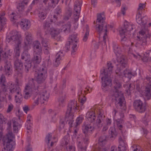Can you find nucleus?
I'll list each match as a JSON object with an SVG mask.
<instances>
[{
  "label": "nucleus",
  "instance_id": "f257e3e1",
  "mask_svg": "<svg viewBox=\"0 0 151 151\" xmlns=\"http://www.w3.org/2000/svg\"><path fill=\"white\" fill-rule=\"evenodd\" d=\"M107 69L103 68L101 70V87L104 91L112 90V81L113 78V65L111 62L107 63Z\"/></svg>",
  "mask_w": 151,
  "mask_h": 151
},
{
  "label": "nucleus",
  "instance_id": "f03ea898",
  "mask_svg": "<svg viewBox=\"0 0 151 151\" xmlns=\"http://www.w3.org/2000/svg\"><path fill=\"white\" fill-rule=\"evenodd\" d=\"M144 7V4L141 3L139 4V7L137 9L136 20L137 22L142 27L139 32V34L142 35H145L146 38H149L151 36V33L149 32V30L146 26L147 24L146 18L145 17H141L142 11Z\"/></svg>",
  "mask_w": 151,
  "mask_h": 151
},
{
  "label": "nucleus",
  "instance_id": "7ed1b4c3",
  "mask_svg": "<svg viewBox=\"0 0 151 151\" xmlns=\"http://www.w3.org/2000/svg\"><path fill=\"white\" fill-rule=\"evenodd\" d=\"M106 19L104 13L97 14L96 19V29L99 36V38H103V40L105 44L106 43V39L107 38V32L108 26L105 25V20Z\"/></svg>",
  "mask_w": 151,
  "mask_h": 151
},
{
  "label": "nucleus",
  "instance_id": "20e7f679",
  "mask_svg": "<svg viewBox=\"0 0 151 151\" xmlns=\"http://www.w3.org/2000/svg\"><path fill=\"white\" fill-rule=\"evenodd\" d=\"M114 88L115 92L114 96L115 99V104L117 108L122 109V107L125 106V101L123 92L119 89L121 87V84L118 81H116L114 82Z\"/></svg>",
  "mask_w": 151,
  "mask_h": 151
},
{
  "label": "nucleus",
  "instance_id": "39448f33",
  "mask_svg": "<svg viewBox=\"0 0 151 151\" xmlns=\"http://www.w3.org/2000/svg\"><path fill=\"white\" fill-rule=\"evenodd\" d=\"M78 108L79 106L77 105L76 100H71L68 103L66 113L65 120L71 126H72L74 121L73 113L75 110L78 109Z\"/></svg>",
  "mask_w": 151,
  "mask_h": 151
},
{
  "label": "nucleus",
  "instance_id": "423d86ee",
  "mask_svg": "<svg viewBox=\"0 0 151 151\" xmlns=\"http://www.w3.org/2000/svg\"><path fill=\"white\" fill-rule=\"evenodd\" d=\"M15 136L12 132L4 135L2 139L4 147L1 151H13L15 147V143L13 141Z\"/></svg>",
  "mask_w": 151,
  "mask_h": 151
},
{
  "label": "nucleus",
  "instance_id": "0eeeda50",
  "mask_svg": "<svg viewBox=\"0 0 151 151\" xmlns=\"http://www.w3.org/2000/svg\"><path fill=\"white\" fill-rule=\"evenodd\" d=\"M54 22L51 19L47 18L43 24V27L45 32V34L47 35H50L52 38L55 39L60 33V29L53 27L51 28L50 22Z\"/></svg>",
  "mask_w": 151,
  "mask_h": 151
},
{
  "label": "nucleus",
  "instance_id": "6e6552de",
  "mask_svg": "<svg viewBox=\"0 0 151 151\" xmlns=\"http://www.w3.org/2000/svg\"><path fill=\"white\" fill-rule=\"evenodd\" d=\"M33 79L30 80L26 84L24 90V98L26 99H29L32 94H36L38 92L37 86Z\"/></svg>",
  "mask_w": 151,
  "mask_h": 151
},
{
  "label": "nucleus",
  "instance_id": "1a4fd4ad",
  "mask_svg": "<svg viewBox=\"0 0 151 151\" xmlns=\"http://www.w3.org/2000/svg\"><path fill=\"white\" fill-rule=\"evenodd\" d=\"M22 84V82H19V81H17V84L18 86L9 83L7 86L8 89H9L10 92L11 93H16V95L15 96V101L17 103H20L22 100V96L21 93V89L18 87L19 86L21 85Z\"/></svg>",
  "mask_w": 151,
  "mask_h": 151
},
{
  "label": "nucleus",
  "instance_id": "9d476101",
  "mask_svg": "<svg viewBox=\"0 0 151 151\" xmlns=\"http://www.w3.org/2000/svg\"><path fill=\"white\" fill-rule=\"evenodd\" d=\"M22 41L21 32L16 30L11 31L7 36L6 38V41L8 43L14 41L16 43L21 44Z\"/></svg>",
  "mask_w": 151,
  "mask_h": 151
},
{
  "label": "nucleus",
  "instance_id": "9b49d317",
  "mask_svg": "<svg viewBox=\"0 0 151 151\" xmlns=\"http://www.w3.org/2000/svg\"><path fill=\"white\" fill-rule=\"evenodd\" d=\"M134 25L129 24L127 21L125 20L123 24V25L121 30H119V33L121 37L122 42L125 41L127 40L126 36L129 34L130 31L133 29Z\"/></svg>",
  "mask_w": 151,
  "mask_h": 151
},
{
  "label": "nucleus",
  "instance_id": "f8f14e48",
  "mask_svg": "<svg viewBox=\"0 0 151 151\" xmlns=\"http://www.w3.org/2000/svg\"><path fill=\"white\" fill-rule=\"evenodd\" d=\"M78 42V39L76 35H72L70 36L68 43H66V47L68 48L71 47L72 49V54L74 53L77 50V43Z\"/></svg>",
  "mask_w": 151,
  "mask_h": 151
},
{
  "label": "nucleus",
  "instance_id": "ddd939ff",
  "mask_svg": "<svg viewBox=\"0 0 151 151\" xmlns=\"http://www.w3.org/2000/svg\"><path fill=\"white\" fill-rule=\"evenodd\" d=\"M35 76L36 78L37 81L41 83L46 79L47 76V72L46 69L42 68L40 70L35 71Z\"/></svg>",
  "mask_w": 151,
  "mask_h": 151
},
{
  "label": "nucleus",
  "instance_id": "4468645a",
  "mask_svg": "<svg viewBox=\"0 0 151 151\" xmlns=\"http://www.w3.org/2000/svg\"><path fill=\"white\" fill-rule=\"evenodd\" d=\"M25 36L24 42V46L25 49L29 50L32 44V38L30 32L27 31L24 33Z\"/></svg>",
  "mask_w": 151,
  "mask_h": 151
},
{
  "label": "nucleus",
  "instance_id": "2eb2a0df",
  "mask_svg": "<svg viewBox=\"0 0 151 151\" xmlns=\"http://www.w3.org/2000/svg\"><path fill=\"white\" fill-rule=\"evenodd\" d=\"M133 105L134 109L139 113H143L145 111V105L139 100H135L134 102Z\"/></svg>",
  "mask_w": 151,
  "mask_h": 151
},
{
  "label": "nucleus",
  "instance_id": "dca6fc26",
  "mask_svg": "<svg viewBox=\"0 0 151 151\" xmlns=\"http://www.w3.org/2000/svg\"><path fill=\"white\" fill-rule=\"evenodd\" d=\"M81 9V4L78 1L75 2L74 6V18L75 21L77 22L79 18Z\"/></svg>",
  "mask_w": 151,
  "mask_h": 151
},
{
  "label": "nucleus",
  "instance_id": "f3484780",
  "mask_svg": "<svg viewBox=\"0 0 151 151\" xmlns=\"http://www.w3.org/2000/svg\"><path fill=\"white\" fill-rule=\"evenodd\" d=\"M33 48V54L42 55V47L39 41H35L34 42Z\"/></svg>",
  "mask_w": 151,
  "mask_h": 151
},
{
  "label": "nucleus",
  "instance_id": "a211bd4d",
  "mask_svg": "<svg viewBox=\"0 0 151 151\" xmlns=\"http://www.w3.org/2000/svg\"><path fill=\"white\" fill-rule=\"evenodd\" d=\"M83 141L85 145H83V142H81L78 139V146L79 148V151H86L87 148L86 145L88 141V136H86L85 138L83 139Z\"/></svg>",
  "mask_w": 151,
  "mask_h": 151
},
{
  "label": "nucleus",
  "instance_id": "6ab92c4d",
  "mask_svg": "<svg viewBox=\"0 0 151 151\" xmlns=\"http://www.w3.org/2000/svg\"><path fill=\"white\" fill-rule=\"evenodd\" d=\"M57 141L58 139L56 137H52L51 133H48L46 136L45 141L48 146L50 145L51 147L52 146L54 143L56 142Z\"/></svg>",
  "mask_w": 151,
  "mask_h": 151
},
{
  "label": "nucleus",
  "instance_id": "aec40b11",
  "mask_svg": "<svg viewBox=\"0 0 151 151\" xmlns=\"http://www.w3.org/2000/svg\"><path fill=\"white\" fill-rule=\"evenodd\" d=\"M86 94V90H81L78 93V101L81 103V105L82 106H81V109L84 108L83 105L86 101V98L85 96Z\"/></svg>",
  "mask_w": 151,
  "mask_h": 151
},
{
  "label": "nucleus",
  "instance_id": "412c9836",
  "mask_svg": "<svg viewBox=\"0 0 151 151\" xmlns=\"http://www.w3.org/2000/svg\"><path fill=\"white\" fill-rule=\"evenodd\" d=\"M19 24L22 29L24 31L29 29L31 25L30 21L27 19H22Z\"/></svg>",
  "mask_w": 151,
  "mask_h": 151
},
{
  "label": "nucleus",
  "instance_id": "4be33fe9",
  "mask_svg": "<svg viewBox=\"0 0 151 151\" xmlns=\"http://www.w3.org/2000/svg\"><path fill=\"white\" fill-rule=\"evenodd\" d=\"M117 56V60L123 67H125L127 65V60L125 57L121 54H116Z\"/></svg>",
  "mask_w": 151,
  "mask_h": 151
},
{
  "label": "nucleus",
  "instance_id": "5701e85b",
  "mask_svg": "<svg viewBox=\"0 0 151 151\" xmlns=\"http://www.w3.org/2000/svg\"><path fill=\"white\" fill-rule=\"evenodd\" d=\"M14 67L16 70L20 72L18 75L22 76V70L23 69V64L21 61L19 60H16L14 62Z\"/></svg>",
  "mask_w": 151,
  "mask_h": 151
},
{
  "label": "nucleus",
  "instance_id": "b1692460",
  "mask_svg": "<svg viewBox=\"0 0 151 151\" xmlns=\"http://www.w3.org/2000/svg\"><path fill=\"white\" fill-rule=\"evenodd\" d=\"M71 24L70 22H68L66 23L63 25L60 28L61 32H63L65 33H70L71 29Z\"/></svg>",
  "mask_w": 151,
  "mask_h": 151
},
{
  "label": "nucleus",
  "instance_id": "393cba45",
  "mask_svg": "<svg viewBox=\"0 0 151 151\" xmlns=\"http://www.w3.org/2000/svg\"><path fill=\"white\" fill-rule=\"evenodd\" d=\"M119 145L118 148V151H123L126 150L127 145L125 143L124 140L120 137L119 139Z\"/></svg>",
  "mask_w": 151,
  "mask_h": 151
},
{
  "label": "nucleus",
  "instance_id": "a878e982",
  "mask_svg": "<svg viewBox=\"0 0 151 151\" xmlns=\"http://www.w3.org/2000/svg\"><path fill=\"white\" fill-rule=\"evenodd\" d=\"M95 111L96 110L94 111L93 110H91L87 112L86 117L89 121L92 122L95 120Z\"/></svg>",
  "mask_w": 151,
  "mask_h": 151
},
{
  "label": "nucleus",
  "instance_id": "bb28decb",
  "mask_svg": "<svg viewBox=\"0 0 151 151\" xmlns=\"http://www.w3.org/2000/svg\"><path fill=\"white\" fill-rule=\"evenodd\" d=\"M142 95L146 99L149 100L151 96V85L149 87H146L142 93Z\"/></svg>",
  "mask_w": 151,
  "mask_h": 151
},
{
  "label": "nucleus",
  "instance_id": "cd10ccee",
  "mask_svg": "<svg viewBox=\"0 0 151 151\" xmlns=\"http://www.w3.org/2000/svg\"><path fill=\"white\" fill-rule=\"evenodd\" d=\"M83 132L85 134L91 133L94 130V127L91 124H88L83 126Z\"/></svg>",
  "mask_w": 151,
  "mask_h": 151
},
{
  "label": "nucleus",
  "instance_id": "c85d7f7f",
  "mask_svg": "<svg viewBox=\"0 0 151 151\" xmlns=\"http://www.w3.org/2000/svg\"><path fill=\"white\" fill-rule=\"evenodd\" d=\"M4 72L6 75L10 76L12 74V66L10 63H6L4 66Z\"/></svg>",
  "mask_w": 151,
  "mask_h": 151
},
{
  "label": "nucleus",
  "instance_id": "c756f323",
  "mask_svg": "<svg viewBox=\"0 0 151 151\" xmlns=\"http://www.w3.org/2000/svg\"><path fill=\"white\" fill-rule=\"evenodd\" d=\"M59 0H44L43 2L45 4H48V7L49 8H54L57 4Z\"/></svg>",
  "mask_w": 151,
  "mask_h": 151
},
{
  "label": "nucleus",
  "instance_id": "7c9ffc66",
  "mask_svg": "<svg viewBox=\"0 0 151 151\" xmlns=\"http://www.w3.org/2000/svg\"><path fill=\"white\" fill-rule=\"evenodd\" d=\"M5 13L4 12H2L0 15V24H1L0 30L3 29L5 27L6 22V18L4 17Z\"/></svg>",
  "mask_w": 151,
  "mask_h": 151
},
{
  "label": "nucleus",
  "instance_id": "2f4dec72",
  "mask_svg": "<svg viewBox=\"0 0 151 151\" xmlns=\"http://www.w3.org/2000/svg\"><path fill=\"white\" fill-rule=\"evenodd\" d=\"M47 11L46 9H44L40 11L38 14L39 20L42 21L45 19L47 16Z\"/></svg>",
  "mask_w": 151,
  "mask_h": 151
},
{
  "label": "nucleus",
  "instance_id": "473e14b6",
  "mask_svg": "<svg viewBox=\"0 0 151 151\" xmlns=\"http://www.w3.org/2000/svg\"><path fill=\"white\" fill-rule=\"evenodd\" d=\"M32 99L34 100L33 105L34 106L38 105L40 103H44L42 98H40V96L38 94H36V96L32 98Z\"/></svg>",
  "mask_w": 151,
  "mask_h": 151
},
{
  "label": "nucleus",
  "instance_id": "72a5a7b5",
  "mask_svg": "<svg viewBox=\"0 0 151 151\" xmlns=\"http://www.w3.org/2000/svg\"><path fill=\"white\" fill-rule=\"evenodd\" d=\"M5 77L3 75H2L0 78V84L1 89L4 92H6L7 90L6 86L5 85Z\"/></svg>",
  "mask_w": 151,
  "mask_h": 151
},
{
  "label": "nucleus",
  "instance_id": "f704fd0d",
  "mask_svg": "<svg viewBox=\"0 0 151 151\" xmlns=\"http://www.w3.org/2000/svg\"><path fill=\"white\" fill-rule=\"evenodd\" d=\"M62 14V9L61 7L58 6L55 9L54 12V14L53 17L55 20H53L55 22L56 20L57 19L58 17L61 16Z\"/></svg>",
  "mask_w": 151,
  "mask_h": 151
},
{
  "label": "nucleus",
  "instance_id": "c9c22d12",
  "mask_svg": "<svg viewBox=\"0 0 151 151\" xmlns=\"http://www.w3.org/2000/svg\"><path fill=\"white\" fill-rule=\"evenodd\" d=\"M12 121L13 124V129L14 133L18 132L19 128L20 127V125L17 122V119L15 118L12 119Z\"/></svg>",
  "mask_w": 151,
  "mask_h": 151
},
{
  "label": "nucleus",
  "instance_id": "e433bc0d",
  "mask_svg": "<svg viewBox=\"0 0 151 151\" xmlns=\"http://www.w3.org/2000/svg\"><path fill=\"white\" fill-rule=\"evenodd\" d=\"M27 3L25 1H22L19 3L17 7V8L18 11L20 12H22L24 11L26 7Z\"/></svg>",
  "mask_w": 151,
  "mask_h": 151
},
{
  "label": "nucleus",
  "instance_id": "4c0bfd02",
  "mask_svg": "<svg viewBox=\"0 0 151 151\" xmlns=\"http://www.w3.org/2000/svg\"><path fill=\"white\" fill-rule=\"evenodd\" d=\"M24 50L21 55V58L22 59H25L26 61L30 58V55L28 52L29 50L25 49L24 46H23Z\"/></svg>",
  "mask_w": 151,
  "mask_h": 151
},
{
  "label": "nucleus",
  "instance_id": "58836bf2",
  "mask_svg": "<svg viewBox=\"0 0 151 151\" xmlns=\"http://www.w3.org/2000/svg\"><path fill=\"white\" fill-rule=\"evenodd\" d=\"M40 96V98H42V100L44 102L45 101L47 100L49 97V93H47L46 91H44L40 94H38Z\"/></svg>",
  "mask_w": 151,
  "mask_h": 151
},
{
  "label": "nucleus",
  "instance_id": "ea45409f",
  "mask_svg": "<svg viewBox=\"0 0 151 151\" xmlns=\"http://www.w3.org/2000/svg\"><path fill=\"white\" fill-rule=\"evenodd\" d=\"M41 55L33 54V61L34 63H39L41 61L42 57Z\"/></svg>",
  "mask_w": 151,
  "mask_h": 151
},
{
  "label": "nucleus",
  "instance_id": "a19ab883",
  "mask_svg": "<svg viewBox=\"0 0 151 151\" xmlns=\"http://www.w3.org/2000/svg\"><path fill=\"white\" fill-rule=\"evenodd\" d=\"M21 44H19V43H16V45L14 49V51L15 53L16 57H18L20 55Z\"/></svg>",
  "mask_w": 151,
  "mask_h": 151
},
{
  "label": "nucleus",
  "instance_id": "79ce46f5",
  "mask_svg": "<svg viewBox=\"0 0 151 151\" xmlns=\"http://www.w3.org/2000/svg\"><path fill=\"white\" fill-rule=\"evenodd\" d=\"M99 144L102 146H103L106 142V137L104 136H101L99 137Z\"/></svg>",
  "mask_w": 151,
  "mask_h": 151
},
{
  "label": "nucleus",
  "instance_id": "37998d69",
  "mask_svg": "<svg viewBox=\"0 0 151 151\" xmlns=\"http://www.w3.org/2000/svg\"><path fill=\"white\" fill-rule=\"evenodd\" d=\"M65 99V95L60 96L58 100L59 104L60 106H63L64 105Z\"/></svg>",
  "mask_w": 151,
  "mask_h": 151
},
{
  "label": "nucleus",
  "instance_id": "c03bdc74",
  "mask_svg": "<svg viewBox=\"0 0 151 151\" xmlns=\"http://www.w3.org/2000/svg\"><path fill=\"white\" fill-rule=\"evenodd\" d=\"M96 111L97 114L99 115L98 118H99L97 120V122L99 124H100L101 122V120L100 118V117H102L103 116V111L102 110L100 109H97Z\"/></svg>",
  "mask_w": 151,
  "mask_h": 151
},
{
  "label": "nucleus",
  "instance_id": "a18cd8bd",
  "mask_svg": "<svg viewBox=\"0 0 151 151\" xmlns=\"http://www.w3.org/2000/svg\"><path fill=\"white\" fill-rule=\"evenodd\" d=\"M70 138L68 137H65L62 139L61 145L62 146H65L68 145L69 142Z\"/></svg>",
  "mask_w": 151,
  "mask_h": 151
},
{
  "label": "nucleus",
  "instance_id": "49530a36",
  "mask_svg": "<svg viewBox=\"0 0 151 151\" xmlns=\"http://www.w3.org/2000/svg\"><path fill=\"white\" fill-rule=\"evenodd\" d=\"M86 32L83 39V40L84 42L86 41L87 40L88 37L89 35V30L88 25L86 26Z\"/></svg>",
  "mask_w": 151,
  "mask_h": 151
},
{
  "label": "nucleus",
  "instance_id": "de8ad7c7",
  "mask_svg": "<svg viewBox=\"0 0 151 151\" xmlns=\"http://www.w3.org/2000/svg\"><path fill=\"white\" fill-rule=\"evenodd\" d=\"M72 13V10L69 9L66 13V15L64 17V19L65 20H68L71 16Z\"/></svg>",
  "mask_w": 151,
  "mask_h": 151
},
{
  "label": "nucleus",
  "instance_id": "09e8293b",
  "mask_svg": "<svg viewBox=\"0 0 151 151\" xmlns=\"http://www.w3.org/2000/svg\"><path fill=\"white\" fill-rule=\"evenodd\" d=\"M41 43L43 47L49 46L48 41L46 39L41 38Z\"/></svg>",
  "mask_w": 151,
  "mask_h": 151
},
{
  "label": "nucleus",
  "instance_id": "8fccbe9b",
  "mask_svg": "<svg viewBox=\"0 0 151 151\" xmlns=\"http://www.w3.org/2000/svg\"><path fill=\"white\" fill-rule=\"evenodd\" d=\"M124 123L123 120L122 119H118L116 121V124L119 129L121 130L122 127V124Z\"/></svg>",
  "mask_w": 151,
  "mask_h": 151
},
{
  "label": "nucleus",
  "instance_id": "3c124183",
  "mask_svg": "<svg viewBox=\"0 0 151 151\" xmlns=\"http://www.w3.org/2000/svg\"><path fill=\"white\" fill-rule=\"evenodd\" d=\"M124 88H126V91L128 94L129 95L130 93V89L131 88V84H124Z\"/></svg>",
  "mask_w": 151,
  "mask_h": 151
},
{
  "label": "nucleus",
  "instance_id": "603ef678",
  "mask_svg": "<svg viewBox=\"0 0 151 151\" xmlns=\"http://www.w3.org/2000/svg\"><path fill=\"white\" fill-rule=\"evenodd\" d=\"M43 51L44 54L46 55H48L50 53V51L51 50L50 47V46H47L45 47H43Z\"/></svg>",
  "mask_w": 151,
  "mask_h": 151
},
{
  "label": "nucleus",
  "instance_id": "864d4df0",
  "mask_svg": "<svg viewBox=\"0 0 151 151\" xmlns=\"http://www.w3.org/2000/svg\"><path fill=\"white\" fill-rule=\"evenodd\" d=\"M64 56V54L62 52L59 51L56 54L55 58L57 59L61 60L63 57Z\"/></svg>",
  "mask_w": 151,
  "mask_h": 151
},
{
  "label": "nucleus",
  "instance_id": "5fc2aeb1",
  "mask_svg": "<svg viewBox=\"0 0 151 151\" xmlns=\"http://www.w3.org/2000/svg\"><path fill=\"white\" fill-rule=\"evenodd\" d=\"M124 75L126 77L128 78L129 80L130 79L132 78V76L133 75L132 74V72L130 71H127L126 72L125 71L124 73Z\"/></svg>",
  "mask_w": 151,
  "mask_h": 151
},
{
  "label": "nucleus",
  "instance_id": "6e6d98bb",
  "mask_svg": "<svg viewBox=\"0 0 151 151\" xmlns=\"http://www.w3.org/2000/svg\"><path fill=\"white\" fill-rule=\"evenodd\" d=\"M50 79L51 82L56 81L57 80V76L56 75L53 74H50Z\"/></svg>",
  "mask_w": 151,
  "mask_h": 151
},
{
  "label": "nucleus",
  "instance_id": "4d7b16f0",
  "mask_svg": "<svg viewBox=\"0 0 151 151\" xmlns=\"http://www.w3.org/2000/svg\"><path fill=\"white\" fill-rule=\"evenodd\" d=\"M83 118L81 117H78L76 120V127H77L81 124L82 122Z\"/></svg>",
  "mask_w": 151,
  "mask_h": 151
},
{
  "label": "nucleus",
  "instance_id": "13d9d810",
  "mask_svg": "<svg viewBox=\"0 0 151 151\" xmlns=\"http://www.w3.org/2000/svg\"><path fill=\"white\" fill-rule=\"evenodd\" d=\"M66 151H75V147L73 145H69L66 147Z\"/></svg>",
  "mask_w": 151,
  "mask_h": 151
},
{
  "label": "nucleus",
  "instance_id": "bf43d9fd",
  "mask_svg": "<svg viewBox=\"0 0 151 151\" xmlns=\"http://www.w3.org/2000/svg\"><path fill=\"white\" fill-rule=\"evenodd\" d=\"M7 124L8 125V128L7 129V132H8L7 134H8L9 132H12V131H11V121L10 120L8 121Z\"/></svg>",
  "mask_w": 151,
  "mask_h": 151
},
{
  "label": "nucleus",
  "instance_id": "052dcab7",
  "mask_svg": "<svg viewBox=\"0 0 151 151\" xmlns=\"http://www.w3.org/2000/svg\"><path fill=\"white\" fill-rule=\"evenodd\" d=\"M14 106L12 104H9L8 105L7 109L6 112L8 113H9L13 109Z\"/></svg>",
  "mask_w": 151,
  "mask_h": 151
},
{
  "label": "nucleus",
  "instance_id": "680f3d73",
  "mask_svg": "<svg viewBox=\"0 0 151 151\" xmlns=\"http://www.w3.org/2000/svg\"><path fill=\"white\" fill-rule=\"evenodd\" d=\"M127 10V7L126 6L123 5H122L121 9V12L122 13L123 15H125L126 11Z\"/></svg>",
  "mask_w": 151,
  "mask_h": 151
},
{
  "label": "nucleus",
  "instance_id": "e2e57ef3",
  "mask_svg": "<svg viewBox=\"0 0 151 151\" xmlns=\"http://www.w3.org/2000/svg\"><path fill=\"white\" fill-rule=\"evenodd\" d=\"M10 17L11 20L14 22V20H15L16 19V14L14 13H12L10 14Z\"/></svg>",
  "mask_w": 151,
  "mask_h": 151
},
{
  "label": "nucleus",
  "instance_id": "0e129e2a",
  "mask_svg": "<svg viewBox=\"0 0 151 151\" xmlns=\"http://www.w3.org/2000/svg\"><path fill=\"white\" fill-rule=\"evenodd\" d=\"M60 63V60L55 59V60L53 63L54 66L55 67L58 66Z\"/></svg>",
  "mask_w": 151,
  "mask_h": 151
},
{
  "label": "nucleus",
  "instance_id": "69168bd1",
  "mask_svg": "<svg viewBox=\"0 0 151 151\" xmlns=\"http://www.w3.org/2000/svg\"><path fill=\"white\" fill-rule=\"evenodd\" d=\"M26 124L27 129L30 131L32 126V123L31 122H26Z\"/></svg>",
  "mask_w": 151,
  "mask_h": 151
},
{
  "label": "nucleus",
  "instance_id": "338daca9",
  "mask_svg": "<svg viewBox=\"0 0 151 151\" xmlns=\"http://www.w3.org/2000/svg\"><path fill=\"white\" fill-rule=\"evenodd\" d=\"M109 133L111 135V137H113V128L112 127H111L109 130Z\"/></svg>",
  "mask_w": 151,
  "mask_h": 151
},
{
  "label": "nucleus",
  "instance_id": "774afa93",
  "mask_svg": "<svg viewBox=\"0 0 151 151\" xmlns=\"http://www.w3.org/2000/svg\"><path fill=\"white\" fill-rule=\"evenodd\" d=\"M32 119V117L31 115L30 114L28 115L27 116V122H31Z\"/></svg>",
  "mask_w": 151,
  "mask_h": 151
}]
</instances>
